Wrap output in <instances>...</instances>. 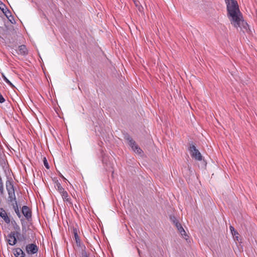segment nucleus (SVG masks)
I'll return each instance as SVG.
<instances>
[{
	"label": "nucleus",
	"mask_w": 257,
	"mask_h": 257,
	"mask_svg": "<svg viewBox=\"0 0 257 257\" xmlns=\"http://www.w3.org/2000/svg\"><path fill=\"white\" fill-rule=\"evenodd\" d=\"M26 250L29 254H34L37 252L38 247L34 244H29L26 246Z\"/></svg>",
	"instance_id": "6"
},
{
	"label": "nucleus",
	"mask_w": 257,
	"mask_h": 257,
	"mask_svg": "<svg viewBox=\"0 0 257 257\" xmlns=\"http://www.w3.org/2000/svg\"><path fill=\"white\" fill-rule=\"evenodd\" d=\"M0 216L7 223H9L10 222V219L8 216L6 211L2 208H0Z\"/></svg>",
	"instance_id": "8"
},
{
	"label": "nucleus",
	"mask_w": 257,
	"mask_h": 257,
	"mask_svg": "<svg viewBox=\"0 0 257 257\" xmlns=\"http://www.w3.org/2000/svg\"><path fill=\"white\" fill-rule=\"evenodd\" d=\"M230 230L231 231L232 234L235 236V239L236 240H238L239 233L236 230H235L234 228L232 226H230Z\"/></svg>",
	"instance_id": "13"
},
{
	"label": "nucleus",
	"mask_w": 257,
	"mask_h": 257,
	"mask_svg": "<svg viewBox=\"0 0 257 257\" xmlns=\"http://www.w3.org/2000/svg\"><path fill=\"white\" fill-rule=\"evenodd\" d=\"M62 177H63V178H64V179H66L64 178V177H63V176H62Z\"/></svg>",
	"instance_id": "25"
},
{
	"label": "nucleus",
	"mask_w": 257,
	"mask_h": 257,
	"mask_svg": "<svg viewBox=\"0 0 257 257\" xmlns=\"http://www.w3.org/2000/svg\"><path fill=\"white\" fill-rule=\"evenodd\" d=\"M12 205H13V208L17 214V215L18 216L19 218L21 217V215L20 214V212L19 210L18 206L17 204V201H15V203H13Z\"/></svg>",
	"instance_id": "12"
},
{
	"label": "nucleus",
	"mask_w": 257,
	"mask_h": 257,
	"mask_svg": "<svg viewBox=\"0 0 257 257\" xmlns=\"http://www.w3.org/2000/svg\"><path fill=\"white\" fill-rule=\"evenodd\" d=\"M64 201L70 202L69 198H68V195L67 192H63V194L61 195Z\"/></svg>",
	"instance_id": "14"
},
{
	"label": "nucleus",
	"mask_w": 257,
	"mask_h": 257,
	"mask_svg": "<svg viewBox=\"0 0 257 257\" xmlns=\"http://www.w3.org/2000/svg\"><path fill=\"white\" fill-rule=\"evenodd\" d=\"M225 2L226 4L227 17L231 24L236 28L239 27L243 20L237 1L235 0H225Z\"/></svg>",
	"instance_id": "1"
},
{
	"label": "nucleus",
	"mask_w": 257,
	"mask_h": 257,
	"mask_svg": "<svg viewBox=\"0 0 257 257\" xmlns=\"http://www.w3.org/2000/svg\"><path fill=\"white\" fill-rule=\"evenodd\" d=\"M189 151L191 154V156L192 157L197 161H201L202 159V156L198 151V149H196L195 146L191 144L189 147Z\"/></svg>",
	"instance_id": "2"
},
{
	"label": "nucleus",
	"mask_w": 257,
	"mask_h": 257,
	"mask_svg": "<svg viewBox=\"0 0 257 257\" xmlns=\"http://www.w3.org/2000/svg\"><path fill=\"white\" fill-rule=\"evenodd\" d=\"M22 211L23 215L27 218H29L31 217V213L30 211L29 208L27 206H24L22 207Z\"/></svg>",
	"instance_id": "9"
},
{
	"label": "nucleus",
	"mask_w": 257,
	"mask_h": 257,
	"mask_svg": "<svg viewBox=\"0 0 257 257\" xmlns=\"http://www.w3.org/2000/svg\"><path fill=\"white\" fill-rule=\"evenodd\" d=\"M43 162H44V165L46 167V168L47 169H49V165H48V163L47 162V161L46 158H44Z\"/></svg>",
	"instance_id": "20"
},
{
	"label": "nucleus",
	"mask_w": 257,
	"mask_h": 257,
	"mask_svg": "<svg viewBox=\"0 0 257 257\" xmlns=\"http://www.w3.org/2000/svg\"><path fill=\"white\" fill-rule=\"evenodd\" d=\"M129 146L132 148V150L138 154H141L142 150L136 144V142L131 138L127 139Z\"/></svg>",
	"instance_id": "5"
},
{
	"label": "nucleus",
	"mask_w": 257,
	"mask_h": 257,
	"mask_svg": "<svg viewBox=\"0 0 257 257\" xmlns=\"http://www.w3.org/2000/svg\"><path fill=\"white\" fill-rule=\"evenodd\" d=\"M73 233H74V237H75V239L76 242L77 243H78L79 242V237H78V234L77 233L76 229H73Z\"/></svg>",
	"instance_id": "15"
},
{
	"label": "nucleus",
	"mask_w": 257,
	"mask_h": 257,
	"mask_svg": "<svg viewBox=\"0 0 257 257\" xmlns=\"http://www.w3.org/2000/svg\"><path fill=\"white\" fill-rule=\"evenodd\" d=\"M18 54L21 55H25L27 54V49L25 45H21L18 48Z\"/></svg>",
	"instance_id": "10"
},
{
	"label": "nucleus",
	"mask_w": 257,
	"mask_h": 257,
	"mask_svg": "<svg viewBox=\"0 0 257 257\" xmlns=\"http://www.w3.org/2000/svg\"><path fill=\"white\" fill-rule=\"evenodd\" d=\"M8 242L11 245H15L17 242V239L14 232H11L8 235Z\"/></svg>",
	"instance_id": "7"
},
{
	"label": "nucleus",
	"mask_w": 257,
	"mask_h": 257,
	"mask_svg": "<svg viewBox=\"0 0 257 257\" xmlns=\"http://www.w3.org/2000/svg\"><path fill=\"white\" fill-rule=\"evenodd\" d=\"M14 254L16 257H24V253L23 250L19 248L14 250Z\"/></svg>",
	"instance_id": "11"
},
{
	"label": "nucleus",
	"mask_w": 257,
	"mask_h": 257,
	"mask_svg": "<svg viewBox=\"0 0 257 257\" xmlns=\"http://www.w3.org/2000/svg\"><path fill=\"white\" fill-rule=\"evenodd\" d=\"M56 188H57L58 191H59L63 188V187L61 185L60 183H56Z\"/></svg>",
	"instance_id": "21"
},
{
	"label": "nucleus",
	"mask_w": 257,
	"mask_h": 257,
	"mask_svg": "<svg viewBox=\"0 0 257 257\" xmlns=\"http://www.w3.org/2000/svg\"><path fill=\"white\" fill-rule=\"evenodd\" d=\"M134 2L136 6L138 8L139 10L140 11L142 7L140 6V3L137 1H134Z\"/></svg>",
	"instance_id": "18"
},
{
	"label": "nucleus",
	"mask_w": 257,
	"mask_h": 257,
	"mask_svg": "<svg viewBox=\"0 0 257 257\" xmlns=\"http://www.w3.org/2000/svg\"><path fill=\"white\" fill-rule=\"evenodd\" d=\"M6 187L9 194V199L10 201L14 202L15 203L16 200V196L15 194V191L13 188V186L10 182H7Z\"/></svg>",
	"instance_id": "3"
},
{
	"label": "nucleus",
	"mask_w": 257,
	"mask_h": 257,
	"mask_svg": "<svg viewBox=\"0 0 257 257\" xmlns=\"http://www.w3.org/2000/svg\"><path fill=\"white\" fill-rule=\"evenodd\" d=\"M2 77L4 81L11 86H13V84L9 81V80L5 76L4 74H2Z\"/></svg>",
	"instance_id": "16"
},
{
	"label": "nucleus",
	"mask_w": 257,
	"mask_h": 257,
	"mask_svg": "<svg viewBox=\"0 0 257 257\" xmlns=\"http://www.w3.org/2000/svg\"><path fill=\"white\" fill-rule=\"evenodd\" d=\"M81 257H88L87 253L84 250L82 252Z\"/></svg>",
	"instance_id": "22"
},
{
	"label": "nucleus",
	"mask_w": 257,
	"mask_h": 257,
	"mask_svg": "<svg viewBox=\"0 0 257 257\" xmlns=\"http://www.w3.org/2000/svg\"><path fill=\"white\" fill-rule=\"evenodd\" d=\"M62 195V194H63V192H66V191L64 190V188H63L62 189H61V190H59L58 191Z\"/></svg>",
	"instance_id": "24"
},
{
	"label": "nucleus",
	"mask_w": 257,
	"mask_h": 257,
	"mask_svg": "<svg viewBox=\"0 0 257 257\" xmlns=\"http://www.w3.org/2000/svg\"><path fill=\"white\" fill-rule=\"evenodd\" d=\"M5 101V98H4V97L3 96V95H2L1 94V93H0V102H1V103H3V102H4Z\"/></svg>",
	"instance_id": "23"
},
{
	"label": "nucleus",
	"mask_w": 257,
	"mask_h": 257,
	"mask_svg": "<svg viewBox=\"0 0 257 257\" xmlns=\"http://www.w3.org/2000/svg\"><path fill=\"white\" fill-rule=\"evenodd\" d=\"M6 8L5 5L2 2H0V9L4 13L5 9Z\"/></svg>",
	"instance_id": "19"
},
{
	"label": "nucleus",
	"mask_w": 257,
	"mask_h": 257,
	"mask_svg": "<svg viewBox=\"0 0 257 257\" xmlns=\"http://www.w3.org/2000/svg\"><path fill=\"white\" fill-rule=\"evenodd\" d=\"M0 192L2 194L4 192V187L2 178L0 177Z\"/></svg>",
	"instance_id": "17"
},
{
	"label": "nucleus",
	"mask_w": 257,
	"mask_h": 257,
	"mask_svg": "<svg viewBox=\"0 0 257 257\" xmlns=\"http://www.w3.org/2000/svg\"><path fill=\"white\" fill-rule=\"evenodd\" d=\"M170 219L173 223L175 224L178 231L180 232L182 237L186 239V237L187 236V235L186 232L181 226V224L176 219V217L175 216H171Z\"/></svg>",
	"instance_id": "4"
}]
</instances>
